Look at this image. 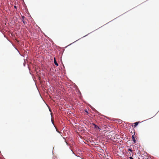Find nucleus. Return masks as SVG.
<instances>
[{
	"mask_svg": "<svg viewBox=\"0 0 159 159\" xmlns=\"http://www.w3.org/2000/svg\"><path fill=\"white\" fill-rule=\"evenodd\" d=\"M52 123H53V121H52Z\"/></svg>",
	"mask_w": 159,
	"mask_h": 159,
	"instance_id": "f8f14e48",
	"label": "nucleus"
},
{
	"mask_svg": "<svg viewBox=\"0 0 159 159\" xmlns=\"http://www.w3.org/2000/svg\"><path fill=\"white\" fill-rule=\"evenodd\" d=\"M128 156L130 157L133 156V154L132 152H128L127 153Z\"/></svg>",
	"mask_w": 159,
	"mask_h": 159,
	"instance_id": "20e7f679",
	"label": "nucleus"
},
{
	"mask_svg": "<svg viewBox=\"0 0 159 159\" xmlns=\"http://www.w3.org/2000/svg\"><path fill=\"white\" fill-rule=\"evenodd\" d=\"M128 152H132L133 150H132V149L129 148L128 149Z\"/></svg>",
	"mask_w": 159,
	"mask_h": 159,
	"instance_id": "0eeeda50",
	"label": "nucleus"
},
{
	"mask_svg": "<svg viewBox=\"0 0 159 159\" xmlns=\"http://www.w3.org/2000/svg\"><path fill=\"white\" fill-rule=\"evenodd\" d=\"M129 158V159H134L132 157H130Z\"/></svg>",
	"mask_w": 159,
	"mask_h": 159,
	"instance_id": "6e6552de",
	"label": "nucleus"
},
{
	"mask_svg": "<svg viewBox=\"0 0 159 159\" xmlns=\"http://www.w3.org/2000/svg\"><path fill=\"white\" fill-rule=\"evenodd\" d=\"M21 17H22L21 20H22V21H23L24 24V25H25L27 23V22H26L25 20H24L25 19V17L23 16H22Z\"/></svg>",
	"mask_w": 159,
	"mask_h": 159,
	"instance_id": "f257e3e1",
	"label": "nucleus"
},
{
	"mask_svg": "<svg viewBox=\"0 0 159 159\" xmlns=\"http://www.w3.org/2000/svg\"><path fill=\"white\" fill-rule=\"evenodd\" d=\"M85 111L87 113V114H88V112L87 111Z\"/></svg>",
	"mask_w": 159,
	"mask_h": 159,
	"instance_id": "9d476101",
	"label": "nucleus"
},
{
	"mask_svg": "<svg viewBox=\"0 0 159 159\" xmlns=\"http://www.w3.org/2000/svg\"><path fill=\"white\" fill-rule=\"evenodd\" d=\"M54 64H55V65L57 66H58V64L57 63V61L56 60V59H55V57L54 59Z\"/></svg>",
	"mask_w": 159,
	"mask_h": 159,
	"instance_id": "39448f33",
	"label": "nucleus"
},
{
	"mask_svg": "<svg viewBox=\"0 0 159 159\" xmlns=\"http://www.w3.org/2000/svg\"><path fill=\"white\" fill-rule=\"evenodd\" d=\"M56 130H57V131L58 132V133H60V132H59L58 130L57 129H56Z\"/></svg>",
	"mask_w": 159,
	"mask_h": 159,
	"instance_id": "1a4fd4ad",
	"label": "nucleus"
},
{
	"mask_svg": "<svg viewBox=\"0 0 159 159\" xmlns=\"http://www.w3.org/2000/svg\"><path fill=\"white\" fill-rule=\"evenodd\" d=\"M140 123L139 122H137L134 123V125H133V127H135L137 126L138 125V124Z\"/></svg>",
	"mask_w": 159,
	"mask_h": 159,
	"instance_id": "7ed1b4c3",
	"label": "nucleus"
},
{
	"mask_svg": "<svg viewBox=\"0 0 159 159\" xmlns=\"http://www.w3.org/2000/svg\"><path fill=\"white\" fill-rule=\"evenodd\" d=\"M132 140H133V141L134 142V143H135L136 140H135V138H134V135H132Z\"/></svg>",
	"mask_w": 159,
	"mask_h": 159,
	"instance_id": "423d86ee",
	"label": "nucleus"
},
{
	"mask_svg": "<svg viewBox=\"0 0 159 159\" xmlns=\"http://www.w3.org/2000/svg\"><path fill=\"white\" fill-rule=\"evenodd\" d=\"M92 125L93 126L94 128L98 130L100 129L99 127L95 124L93 123Z\"/></svg>",
	"mask_w": 159,
	"mask_h": 159,
	"instance_id": "f03ea898",
	"label": "nucleus"
},
{
	"mask_svg": "<svg viewBox=\"0 0 159 159\" xmlns=\"http://www.w3.org/2000/svg\"><path fill=\"white\" fill-rule=\"evenodd\" d=\"M14 8H16V6H14Z\"/></svg>",
	"mask_w": 159,
	"mask_h": 159,
	"instance_id": "9b49d317",
	"label": "nucleus"
}]
</instances>
